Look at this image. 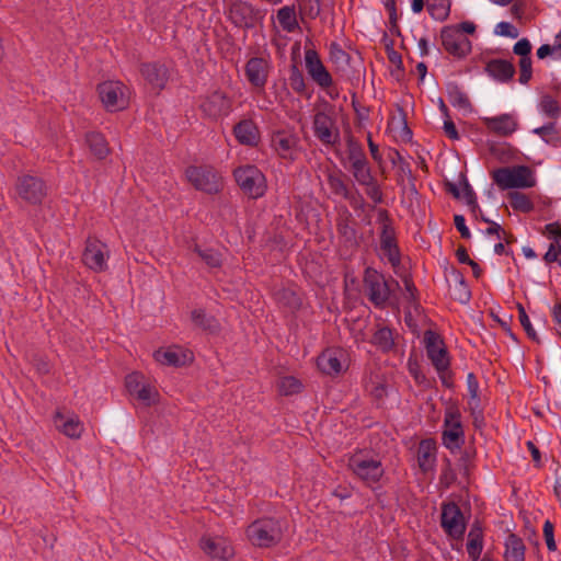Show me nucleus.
<instances>
[{
	"label": "nucleus",
	"instance_id": "1",
	"mask_svg": "<svg viewBox=\"0 0 561 561\" xmlns=\"http://www.w3.org/2000/svg\"><path fill=\"white\" fill-rule=\"evenodd\" d=\"M247 537L256 547L268 548L274 546L283 537L282 523L275 518L256 519L248 527Z\"/></svg>",
	"mask_w": 561,
	"mask_h": 561
},
{
	"label": "nucleus",
	"instance_id": "2",
	"mask_svg": "<svg viewBox=\"0 0 561 561\" xmlns=\"http://www.w3.org/2000/svg\"><path fill=\"white\" fill-rule=\"evenodd\" d=\"M492 179L501 190L529 188L536 185L535 173L526 165L500 168L493 171Z\"/></svg>",
	"mask_w": 561,
	"mask_h": 561
},
{
	"label": "nucleus",
	"instance_id": "3",
	"mask_svg": "<svg viewBox=\"0 0 561 561\" xmlns=\"http://www.w3.org/2000/svg\"><path fill=\"white\" fill-rule=\"evenodd\" d=\"M98 90L102 104L110 112L125 110L129 104L128 88L121 81H105Z\"/></svg>",
	"mask_w": 561,
	"mask_h": 561
},
{
	"label": "nucleus",
	"instance_id": "4",
	"mask_svg": "<svg viewBox=\"0 0 561 561\" xmlns=\"http://www.w3.org/2000/svg\"><path fill=\"white\" fill-rule=\"evenodd\" d=\"M234 178L241 190L253 198L261 197L266 191L265 176L254 165L238 168Z\"/></svg>",
	"mask_w": 561,
	"mask_h": 561
},
{
	"label": "nucleus",
	"instance_id": "5",
	"mask_svg": "<svg viewBox=\"0 0 561 561\" xmlns=\"http://www.w3.org/2000/svg\"><path fill=\"white\" fill-rule=\"evenodd\" d=\"M348 467L356 477L368 484L379 481L383 474L381 462L362 453L354 454L350 458Z\"/></svg>",
	"mask_w": 561,
	"mask_h": 561
},
{
	"label": "nucleus",
	"instance_id": "6",
	"mask_svg": "<svg viewBox=\"0 0 561 561\" xmlns=\"http://www.w3.org/2000/svg\"><path fill=\"white\" fill-rule=\"evenodd\" d=\"M440 525L446 535L460 540L466 531V518L456 503H446L442 506Z\"/></svg>",
	"mask_w": 561,
	"mask_h": 561
},
{
	"label": "nucleus",
	"instance_id": "7",
	"mask_svg": "<svg viewBox=\"0 0 561 561\" xmlns=\"http://www.w3.org/2000/svg\"><path fill=\"white\" fill-rule=\"evenodd\" d=\"M186 176L195 188L208 194L218 193L222 186L219 174L208 167H190Z\"/></svg>",
	"mask_w": 561,
	"mask_h": 561
},
{
	"label": "nucleus",
	"instance_id": "8",
	"mask_svg": "<svg viewBox=\"0 0 561 561\" xmlns=\"http://www.w3.org/2000/svg\"><path fill=\"white\" fill-rule=\"evenodd\" d=\"M364 287L369 300L377 307L383 306L390 297V285L376 270L366 268Z\"/></svg>",
	"mask_w": 561,
	"mask_h": 561
},
{
	"label": "nucleus",
	"instance_id": "9",
	"mask_svg": "<svg viewBox=\"0 0 561 561\" xmlns=\"http://www.w3.org/2000/svg\"><path fill=\"white\" fill-rule=\"evenodd\" d=\"M110 250L105 243L89 238L82 254L83 264L91 271L101 273L107 268Z\"/></svg>",
	"mask_w": 561,
	"mask_h": 561
},
{
	"label": "nucleus",
	"instance_id": "10",
	"mask_svg": "<svg viewBox=\"0 0 561 561\" xmlns=\"http://www.w3.org/2000/svg\"><path fill=\"white\" fill-rule=\"evenodd\" d=\"M18 196L27 204L37 205L43 202L47 194L45 183L32 175H23L18 179L15 184Z\"/></svg>",
	"mask_w": 561,
	"mask_h": 561
},
{
	"label": "nucleus",
	"instance_id": "11",
	"mask_svg": "<svg viewBox=\"0 0 561 561\" xmlns=\"http://www.w3.org/2000/svg\"><path fill=\"white\" fill-rule=\"evenodd\" d=\"M443 444L450 450L459 449L463 444V430L456 410L449 409L445 414Z\"/></svg>",
	"mask_w": 561,
	"mask_h": 561
},
{
	"label": "nucleus",
	"instance_id": "12",
	"mask_svg": "<svg viewBox=\"0 0 561 561\" xmlns=\"http://www.w3.org/2000/svg\"><path fill=\"white\" fill-rule=\"evenodd\" d=\"M440 37L444 48L456 57H463L471 49L470 41L456 26L444 27Z\"/></svg>",
	"mask_w": 561,
	"mask_h": 561
},
{
	"label": "nucleus",
	"instance_id": "13",
	"mask_svg": "<svg viewBox=\"0 0 561 561\" xmlns=\"http://www.w3.org/2000/svg\"><path fill=\"white\" fill-rule=\"evenodd\" d=\"M201 108L206 116L217 119L231 112V101L222 91L215 90L205 96Z\"/></svg>",
	"mask_w": 561,
	"mask_h": 561
},
{
	"label": "nucleus",
	"instance_id": "14",
	"mask_svg": "<svg viewBox=\"0 0 561 561\" xmlns=\"http://www.w3.org/2000/svg\"><path fill=\"white\" fill-rule=\"evenodd\" d=\"M425 346L428 358L437 371L445 373L449 367L447 352L444 348L443 341L432 331L425 332Z\"/></svg>",
	"mask_w": 561,
	"mask_h": 561
},
{
	"label": "nucleus",
	"instance_id": "15",
	"mask_svg": "<svg viewBox=\"0 0 561 561\" xmlns=\"http://www.w3.org/2000/svg\"><path fill=\"white\" fill-rule=\"evenodd\" d=\"M305 64L308 75L319 87L325 89L332 85V77L323 66L316 50L311 48L305 50Z\"/></svg>",
	"mask_w": 561,
	"mask_h": 561
},
{
	"label": "nucleus",
	"instance_id": "16",
	"mask_svg": "<svg viewBox=\"0 0 561 561\" xmlns=\"http://www.w3.org/2000/svg\"><path fill=\"white\" fill-rule=\"evenodd\" d=\"M299 139L288 130H276L271 136V147L283 159H295Z\"/></svg>",
	"mask_w": 561,
	"mask_h": 561
},
{
	"label": "nucleus",
	"instance_id": "17",
	"mask_svg": "<svg viewBox=\"0 0 561 561\" xmlns=\"http://www.w3.org/2000/svg\"><path fill=\"white\" fill-rule=\"evenodd\" d=\"M53 421L55 427L71 439L80 438L84 431L83 423L75 413H62L61 411H56Z\"/></svg>",
	"mask_w": 561,
	"mask_h": 561
},
{
	"label": "nucleus",
	"instance_id": "18",
	"mask_svg": "<svg viewBox=\"0 0 561 561\" xmlns=\"http://www.w3.org/2000/svg\"><path fill=\"white\" fill-rule=\"evenodd\" d=\"M313 130L316 137L324 145H334L339 140V130L333 119L323 112L314 115Z\"/></svg>",
	"mask_w": 561,
	"mask_h": 561
},
{
	"label": "nucleus",
	"instance_id": "19",
	"mask_svg": "<svg viewBox=\"0 0 561 561\" xmlns=\"http://www.w3.org/2000/svg\"><path fill=\"white\" fill-rule=\"evenodd\" d=\"M154 359L167 366H183L193 360V355L180 346L159 348L153 353Z\"/></svg>",
	"mask_w": 561,
	"mask_h": 561
},
{
	"label": "nucleus",
	"instance_id": "20",
	"mask_svg": "<svg viewBox=\"0 0 561 561\" xmlns=\"http://www.w3.org/2000/svg\"><path fill=\"white\" fill-rule=\"evenodd\" d=\"M319 369L327 375H337L345 369V355L342 350H327L317 360Z\"/></svg>",
	"mask_w": 561,
	"mask_h": 561
},
{
	"label": "nucleus",
	"instance_id": "21",
	"mask_svg": "<svg viewBox=\"0 0 561 561\" xmlns=\"http://www.w3.org/2000/svg\"><path fill=\"white\" fill-rule=\"evenodd\" d=\"M201 548L214 559L227 560L233 556V549L228 540L218 536L204 537L201 540Z\"/></svg>",
	"mask_w": 561,
	"mask_h": 561
},
{
	"label": "nucleus",
	"instance_id": "22",
	"mask_svg": "<svg viewBox=\"0 0 561 561\" xmlns=\"http://www.w3.org/2000/svg\"><path fill=\"white\" fill-rule=\"evenodd\" d=\"M483 123L491 133L503 137L511 136L518 128V121L513 114L484 117Z\"/></svg>",
	"mask_w": 561,
	"mask_h": 561
},
{
	"label": "nucleus",
	"instance_id": "23",
	"mask_svg": "<svg viewBox=\"0 0 561 561\" xmlns=\"http://www.w3.org/2000/svg\"><path fill=\"white\" fill-rule=\"evenodd\" d=\"M270 64L261 57L251 58L245 66L249 82L255 88H263L267 81Z\"/></svg>",
	"mask_w": 561,
	"mask_h": 561
},
{
	"label": "nucleus",
	"instance_id": "24",
	"mask_svg": "<svg viewBox=\"0 0 561 561\" xmlns=\"http://www.w3.org/2000/svg\"><path fill=\"white\" fill-rule=\"evenodd\" d=\"M140 72L147 83L156 90L163 89L169 78L167 67L159 62H147L141 65Z\"/></svg>",
	"mask_w": 561,
	"mask_h": 561
},
{
	"label": "nucleus",
	"instance_id": "25",
	"mask_svg": "<svg viewBox=\"0 0 561 561\" xmlns=\"http://www.w3.org/2000/svg\"><path fill=\"white\" fill-rule=\"evenodd\" d=\"M233 134L237 140L245 146H256L260 141V130L251 118L241 119L234 127Z\"/></svg>",
	"mask_w": 561,
	"mask_h": 561
},
{
	"label": "nucleus",
	"instance_id": "26",
	"mask_svg": "<svg viewBox=\"0 0 561 561\" xmlns=\"http://www.w3.org/2000/svg\"><path fill=\"white\" fill-rule=\"evenodd\" d=\"M489 76L500 82L510 81L515 75L514 65L504 59H492L485 66Z\"/></svg>",
	"mask_w": 561,
	"mask_h": 561
},
{
	"label": "nucleus",
	"instance_id": "27",
	"mask_svg": "<svg viewBox=\"0 0 561 561\" xmlns=\"http://www.w3.org/2000/svg\"><path fill=\"white\" fill-rule=\"evenodd\" d=\"M380 250L381 255L386 257L392 266H396L399 264V251L394 243L392 232L388 229L387 226L383 227V231L381 234V241H380Z\"/></svg>",
	"mask_w": 561,
	"mask_h": 561
},
{
	"label": "nucleus",
	"instance_id": "28",
	"mask_svg": "<svg viewBox=\"0 0 561 561\" xmlns=\"http://www.w3.org/2000/svg\"><path fill=\"white\" fill-rule=\"evenodd\" d=\"M483 549V533L479 524H473L468 534L467 552L477 561Z\"/></svg>",
	"mask_w": 561,
	"mask_h": 561
},
{
	"label": "nucleus",
	"instance_id": "29",
	"mask_svg": "<svg viewBox=\"0 0 561 561\" xmlns=\"http://www.w3.org/2000/svg\"><path fill=\"white\" fill-rule=\"evenodd\" d=\"M504 558L505 561H525V545L514 534L508 535L505 540Z\"/></svg>",
	"mask_w": 561,
	"mask_h": 561
},
{
	"label": "nucleus",
	"instance_id": "30",
	"mask_svg": "<svg viewBox=\"0 0 561 561\" xmlns=\"http://www.w3.org/2000/svg\"><path fill=\"white\" fill-rule=\"evenodd\" d=\"M436 447L434 442L426 439L422 440L417 450V461L422 470H428L435 459Z\"/></svg>",
	"mask_w": 561,
	"mask_h": 561
},
{
	"label": "nucleus",
	"instance_id": "31",
	"mask_svg": "<svg viewBox=\"0 0 561 561\" xmlns=\"http://www.w3.org/2000/svg\"><path fill=\"white\" fill-rule=\"evenodd\" d=\"M277 20L280 27L288 33L295 32L297 28H299L294 7L286 5L280 8L277 11Z\"/></svg>",
	"mask_w": 561,
	"mask_h": 561
},
{
	"label": "nucleus",
	"instance_id": "32",
	"mask_svg": "<svg viewBox=\"0 0 561 561\" xmlns=\"http://www.w3.org/2000/svg\"><path fill=\"white\" fill-rule=\"evenodd\" d=\"M191 321L195 327L210 332H215L219 328L217 320L214 317L207 314L203 309L192 310Z\"/></svg>",
	"mask_w": 561,
	"mask_h": 561
},
{
	"label": "nucleus",
	"instance_id": "33",
	"mask_svg": "<svg viewBox=\"0 0 561 561\" xmlns=\"http://www.w3.org/2000/svg\"><path fill=\"white\" fill-rule=\"evenodd\" d=\"M467 387L470 394L469 399V407L474 414V421L477 422L478 419L481 416V410H480V399H479V383L476 378V376L470 373L467 376Z\"/></svg>",
	"mask_w": 561,
	"mask_h": 561
},
{
	"label": "nucleus",
	"instance_id": "34",
	"mask_svg": "<svg viewBox=\"0 0 561 561\" xmlns=\"http://www.w3.org/2000/svg\"><path fill=\"white\" fill-rule=\"evenodd\" d=\"M87 144L91 152L99 159L105 158L110 152L106 140L99 133H89L87 135Z\"/></svg>",
	"mask_w": 561,
	"mask_h": 561
},
{
	"label": "nucleus",
	"instance_id": "35",
	"mask_svg": "<svg viewBox=\"0 0 561 561\" xmlns=\"http://www.w3.org/2000/svg\"><path fill=\"white\" fill-rule=\"evenodd\" d=\"M371 343L382 352H389L394 345L393 332L387 328H379L373 336Z\"/></svg>",
	"mask_w": 561,
	"mask_h": 561
},
{
	"label": "nucleus",
	"instance_id": "36",
	"mask_svg": "<svg viewBox=\"0 0 561 561\" xmlns=\"http://www.w3.org/2000/svg\"><path fill=\"white\" fill-rule=\"evenodd\" d=\"M448 100L453 106L460 110H469L471 103L465 92H462L457 85H449L448 88Z\"/></svg>",
	"mask_w": 561,
	"mask_h": 561
},
{
	"label": "nucleus",
	"instance_id": "37",
	"mask_svg": "<svg viewBox=\"0 0 561 561\" xmlns=\"http://www.w3.org/2000/svg\"><path fill=\"white\" fill-rule=\"evenodd\" d=\"M351 172L354 176V179L357 181L358 184H369V182L375 179L371 174L370 167L368 164V161H364L362 163H357L353 167H351Z\"/></svg>",
	"mask_w": 561,
	"mask_h": 561
},
{
	"label": "nucleus",
	"instance_id": "38",
	"mask_svg": "<svg viewBox=\"0 0 561 561\" xmlns=\"http://www.w3.org/2000/svg\"><path fill=\"white\" fill-rule=\"evenodd\" d=\"M451 296L455 300L467 304L470 300L471 294L468 286L465 283L462 275H456V284L451 288Z\"/></svg>",
	"mask_w": 561,
	"mask_h": 561
},
{
	"label": "nucleus",
	"instance_id": "39",
	"mask_svg": "<svg viewBox=\"0 0 561 561\" xmlns=\"http://www.w3.org/2000/svg\"><path fill=\"white\" fill-rule=\"evenodd\" d=\"M508 198L511 202V206L515 210H519L523 213H529L534 208L533 202L523 193L512 192L508 194Z\"/></svg>",
	"mask_w": 561,
	"mask_h": 561
},
{
	"label": "nucleus",
	"instance_id": "40",
	"mask_svg": "<svg viewBox=\"0 0 561 561\" xmlns=\"http://www.w3.org/2000/svg\"><path fill=\"white\" fill-rule=\"evenodd\" d=\"M427 11L433 19L443 21L449 14V4L446 0H430Z\"/></svg>",
	"mask_w": 561,
	"mask_h": 561
},
{
	"label": "nucleus",
	"instance_id": "41",
	"mask_svg": "<svg viewBox=\"0 0 561 561\" xmlns=\"http://www.w3.org/2000/svg\"><path fill=\"white\" fill-rule=\"evenodd\" d=\"M347 158L351 167L367 161L362 146L353 139L347 140Z\"/></svg>",
	"mask_w": 561,
	"mask_h": 561
},
{
	"label": "nucleus",
	"instance_id": "42",
	"mask_svg": "<svg viewBox=\"0 0 561 561\" xmlns=\"http://www.w3.org/2000/svg\"><path fill=\"white\" fill-rule=\"evenodd\" d=\"M135 398L146 405H151L158 402L159 392L154 387L146 382L136 393Z\"/></svg>",
	"mask_w": 561,
	"mask_h": 561
},
{
	"label": "nucleus",
	"instance_id": "43",
	"mask_svg": "<svg viewBox=\"0 0 561 561\" xmlns=\"http://www.w3.org/2000/svg\"><path fill=\"white\" fill-rule=\"evenodd\" d=\"M278 389L282 394L290 396L300 391L301 383L295 377L287 376L279 380Z\"/></svg>",
	"mask_w": 561,
	"mask_h": 561
},
{
	"label": "nucleus",
	"instance_id": "44",
	"mask_svg": "<svg viewBox=\"0 0 561 561\" xmlns=\"http://www.w3.org/2000/svg\"><path fill=\"white\" fill-rule=\"evenodd\" d=\"M328 183H329V186H330L331 191L334 194H336L339 196H342L344 198L348 197L347 186H346V184L344 183V181L340 176L330 174L328 176Z\"/></svg>",
	"mask_w": 561,
	"mask_h": 561
},
{
	"label": "nucleus",
	"instance_id": "45",
	"mask_svg": "<svg viewBox=\"0 0 561 561\" xmlns=\"http://www.w3.org/2000/svg\"><path fill=\"white\" fill-rule=\"evenodd\" d=\"M289 84L294 91L299 93H302L306 89L304 76L296 66H293L291 68L289 76Z\"/></svg>",
	"mask_w": 561,
	"mask_h": 561
},
{
	"label": "nucleus",
	"instance_id": "46",
	"mask_svg": "<svg viewBox=\"0 0 561 561\" xmlns=\"http://www.w3.org/2000/svg\"><path fill=\"white\" fill-rule=\"evenodd\" d=\"M519 78L518 81L520 84H527L529 80L531 79L533 69H531V58H520L519 62Z\"/></svg>",
	"mask_w": 561,
	"mask_h": 561
},
{
	"label": "nucleus",
	"instance_id": "47",
	"mask_svg": "<svg viewBox=\"0 0 561 561\" xmlns=\"http://www.w3.org/2000/svg\"><path fill=\"white\" fill-rule=\"evenodd\" d=\"M518 313H519V322L524 330L526 331L527 335L535 342L539 343V339L537 336L536 331L534 330L530 320L522 305H518Z\"/></svg>",
	"mask_w": 561,
	"mask_h": 561
},
{
	"label": "nucleus",
	"instance_id": "48",
	"mask_svg": "<svg viewBox=\"0 0 561 561\" xmlns=\"http://www.w3.org/2000/svg\"><path fill=\"white\" fill-rule=\"evenodd\" d=\"M144 376L137 373H133L126 377V388L131 396H136V393L141 389L145 385Z\"/></svg>",
	"mask_w": 561,
	"mask_h": 561
},
{
	"label": "nucleus",
	"instance_id": "49",
	"mask_svg": "<svg viewBox=\"0 0 561 561\" xmlns=\"http://www.w3.org/2000/svg\"><path fill=\"white\" fill-rule=\"evenodd\" d=\"M277 299L278 301L283 302L284 305L288 306L291 309L297 308L300 305L299 297L293 290L289 289L278 291Z\"/></svg>",
	"mask_w": 561,
	"mask_h": 561
},
{
	"label": "nucleus",
	"instance_id": "50",
	"mask_svg": "<svg viewBox=\"0 0 561 561\" xmlns=\"http://www.w3.org/2000/svg\"><path fill=\"white\" fill-rule=\"evenodd\" d=\"M540 110L549 117H556L559 114V106L557 101L546 95L540 101Z\"/></svg>",
	"mask_w": 561,
	"mask_h": 561
},
{
	"label": "nucleus",
	"instance_id": "51",
	"mask_svg": "<svg viewBox=\"0 0 561 561\" xmlns=\"http://www.w3.org/2000/svg\"><path fill=\"white\" fill-rule=\"evenodd\" d=\"M494 33L499 36L516 38L519 35L518 30L510 22H500L496 24Z\"/></svg>",
	"mask_w": 561,
	"mask_h": 561
},
{
	"label": "nucleus",
	"instance_id": "52",
	"mask_svg": "<svg viewBox=\"0 0 561 561\" xmlns=\"http://www.w3.org/2000/svg\"><path fill=\"white\" fill-rule=\"evenodd\" d=\"M198 255L202 257V260L209 266L211 267H217L219 266L221 260H220V255L218 252L211 250V249H206V250H201V249H196Z\"/></svg>",
	"mask_w": 561,
	"mask_h": 561
},
{
	"label": "nucleus",
	"instance_id": "53",
	"mask_svg": "<svg viewBox=\"0 0 561 561\" xmlns=\"http://www.w3.org/2000/svg\"><path fill=\"white\" fill-rule=\"evenodd\" d=\"M253 11L252 7L247 3H237L231 8V13L234 18V22L242 24L245 23L244 18Z\"/></svg>",
	"mask_w": 561,
	"mask_h": 561
},
{
	"label": "nucleus",
	"instance_id": "54",
	"mask_svg": "<svg viewBox=\"0 0 561 561\" xmlns=\"http://www.w3.org/2000/svg\"><path fill=\"white\" fill-rule=\"evenodd\" d=\"M365 192L374 203H380L382 201V193L377 184L376 179H373L369 184H363Z\"/></svg>",
	"mask_w": 561,
	"mask_h": 561
},
{
	"label": "nucleus",
	"instance_id": "55",
	"mask_svg": "<svg viewBox=\"0 0 561 561\" xmlns=\"http://www.w3.org/2000/svg\"><path fill=\"white\" fill-rule=\"evenodd\" d=\"M513 51L515 55L520 56V58L530 57L531 44L527 38H522L515 43Z\"/></svg>",
	"mask_w": 561,
	"mask_h": 561
},
{
	"label": "nucleus",
	"instance_id": "56",
	"mask_svg": "<svg viewBox=\"0 0 561 561\" xmlns=\"http://www.w3.org/2000/svg\"><path fill=\"white\" fill-rule=\"evenodd\" d=\"M543 537L548 549L550 551H554L557 549V545L553 536V524L550 520H546L543 524Z\"/></svg>",
	"mask_w": 561,
	"mask_h": 561
},
{
	"label": "nucleus",
	"instance_id": "57",
	"mask_svg": "<svg viewBox=\"0 0 561 561\" xmlns=\"http://www.w3.org/2000/svg\"><path fill=\"white\" fill-rule=\"evenodd\" d=\"M454 222L462 238L469 239L471 237V233L468 227L466 226L465 217L462 215H455Z\"/></svg>",
	"mask_w": 561,
	"mask_h": 561
},
{
	"label": "nucleus",
	"instance_id": "58",
	"mask_svg": "<svg viewBox=\"0 0 561 561\" xmlns=\"http://www.w3.org/2000/svg\"><path fill=\"white\" fill-rule=\"evenodd\" d=\"M460 197H463L466 203L471 207L473 211L478 208L474 193L468 184L465 185Z\"/></svg>",
	"mask_w": 561,
	"mask_h": 561
},
{
	"label": "nucleus",
	"instance_id": "59",
	"mask_svg": "<svg viewBox=\"0 0 561 561\" xmlns=\"http://www.w3.org/2000/svg\"><path fill=\"white\" fill-rule=\"evenodd\" d=\"M383 4L386 10L389 12L391 23H396L398 20L396 0H385Z\"/></svg>",
	"mask_w": 561,
	"mask_h": 561
},
{
	"label": "nucleus",
	"instance_id": "60",
	"mask_svg": "<svg viewBox=\"0 0 561 561\" xmlns=\"http://www.w3.org/2000/svg\"><path fill=\"white\" fill-rule=\"evenodd\" d=\"M545 230L549 238L557 239L561 237V227L557 222L548 224Z\"/></svg>",
	"mask_w": 561,
	"mask_h": 561
},
{
	"label": "nucleus",
	"instance_id": "61",
	"mask_svg": "<svg viewBox=\"0 0 561 561\" xmlns=\"http://www.w3.org/2000/svg\"><path fill=\"white\" fill-rule=\"evenodd\" d=\"M444 130L450 139H458L459 136H458L456 126L450 119H445Z\"/></svg>",
	"mask_w": 561,
	"mask_h": 561
},
{
	"label": "nucleus",
	"instance_id": "62",
	"mask_svg": "<svg viewBox=\"0 0 561 561\" xmlns=\"http://www.w3.org/2000/svg\"><path fill=\"white\" fill-rule=\"evenodd\" d=\"M485 222H489L490 224V227L485 230V233L488 234H496L499 239H501V236L500 233L503 231L502 230V227L494 222V221H490L489 219L486 218H482Z\"/></svg>",
	"mask_w": 561,
	"mask_h": 561
},
{
	"label": "nucleus",
	"instance_id": "63",
	"mask_svg": "<svg viewBox=\"0 0 561 561\" xmlns=\"http://www.w3.org/2000/svg\"><path fill=\"white\" fill-rule=\"evenodd\" d=\"M559 251L556 250V247H549L548 251L543 255V260L547 263L559 262Z\"/></svg>",
	"mask_w": 561,
	"mask_h": 561
},
{
	"label": "nucleus",
	"instance_id": "64",
	"mask_svg": "<svg viewBox=\"0 0 561 561\" xmlns=\"http://www.w3.org/2000/svg\"><path fill=\"white\" fill-rule=\"evenodd\" d=\"M456 256L460 263L469 264L472 260L469 257L467 250L463 247H460L456 251Z\"/></svg>",
	"mask_w": 561,
	"mask_h": 561
}]
</instances>
